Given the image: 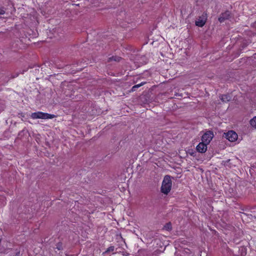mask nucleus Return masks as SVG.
Here are the masks:
<instances>
[{
    "instance_id": "nucleus-1",
    "label": "nucleus",
    "mask_w": 256,
    "mask_h": 256,
    "mask_svg": "<svg viewBox=\"0 0 256 256\" xmlns=\"http://www.w3.org/2000/svg\"><path fill=\"white\" fill-rule=\"evenodd\" d=\"M172 182L170 176H166L163 180L161 186V192L167 194L171 190Z\"/></svg>"
},
{
    "instance_id": "nucleus-2",
    "label": "nucleus",
    "mask_w": 256,
    "mask_h": 256,
    "mask_svg": "<svg viewBox=\"0 0 256 256\" xmlns=\"http://www.w3.org/2000/svg\"><path fill=\"white\" fill-rule=\"evenodd\" d=\"M56 117L54 114H52L48 113L38 112H32L30 114V118L32 119H52Z\"/></svg>"
},
{
    "instance_id": "nucleus-3",
    "label": "nucleus",
    "mask_w": 256,
    "mask_h": 256,
    "mask_svg": "<svg viewBox=\"0 0 256 256\" xmlns=\"http://www.w3.org/2000/svg\"><path fill=\"white\" fill-rule=\"evenodd\" d=\"M214 137V134L211 131H207L202 136L201 140L202 142L209 144Z\"/></svg>"
},
{
    "instance_id": "nucleus-4",
    "label": "nucleus",
    "mask_w": 256,
    "mask_h": 256,
    "mask_svg": "<svg viewBox=\"0 0 256 256\" xmlns=\"http://www.w3.org/2000/svg\"><path fill=\"white\" fill-rule=\"evenodd\" d=\"M226 137L231 142H235L238 138L237 134L233 130L228 131L226 134Z\"/></svg>"
},
{
    "instance_id": "nucleus-5",
    "label": "nucleus",
    "mask_w": 256,
    "mask_h": 256,
    "mask_svg": "<svg viewBox=\"0 0 256 256\" xmlns=\"http://www.w3.org/2000/svg\"><path fill=\"white\" fill-rule=\"evenodd\" d=\"M206 14H203L201 16H200L198 20L196 22V25L199 27H202L206 22Z\"/></svg>"
},
{
    "instance_id": "nucleus-6",
    "label": "nucleus",
    "mask_w": 256,
    "mask_h": 256,
    "mask_svg": "<svg viewBox=\"0 0 256 256\" xmlns=\"http://www.w3.org/2000/svg\"><path fill=\"white\" fill-rule=\"evenodd\" d=\"M208 144L203 142H200L196 147V150L200 153H204L208 148Z\"/></svg>"
},
{
    "instance_id": "nucleus-7",
    "label": "nucleus",
    "mask_w": 256,
    "mask_h": 256,
    "mask_svg": "<svg viewBox=\"0 0 256 256\" xmlns=\"http://www.w3.org/2000/svg\"><path fill=\"white\" fill-rule=\"evenodd\" d=\"M230 16V12L228 10H226L224 12L220 14L219 16L218 20L220 22H223L225 20L229 19Z\"/></svg>"
},
{
    "instance_id": "nucleus-8",
    "label": "nucleus",
    "mask_w": 256,
    "mask_h": 256,
    "mask_svg": "<svg viewBox=\"0 0 256 256\" xmlns=\"http://www.w3.org/2000/svg\"><path fill=\"white\" fill-rule=\"evenodd\" d=\"M220 98L222 102H226L230 100L232 96L228 94H222Z\"/></svg>"
},
{
    "instance_id": "nucleus-9",
    "label": "nucleus",
    "mask_w": 256,
    "mask_h": 256,
    "mask_svg": "<svg viewBox=\"0 0 256 256\" xmlns=\"http://www.w3.org/2000/svg\"><path fill=\"white\" fill-rule=\"evenodd\" d=\"M145 84H146V82H142L141 83L139 84H136V85H134V86H133L132 88V91H134L136 90V88H138L140 87L141 86L144 85Z\"/></svg>"
},
{
    "instance_id": "nucleus-10",
    "label": "nucleus",
    "mask_w": 256,
    "mask_h": 256,
    "mask_svg": "<svg viewBox=\"0 0 256 256\" xmlns=\"http://www.w3.org/2000/svg\"><path fill=\"white\" fill-rule=\"evenodd\" d=\"M250 124L252 127L256 128V116L250 120Z\"/></svg>"
},
{
    "instance_id": "nucleus-11",
    "label": "nucleus",
    "mask_w": 256,
    "mask_h": 256,
    "mask_svg": "<svg viewBox=\"0 0 256 256\" xmlns=\"http://www.w3.org/2000/svg\"><path fill=\"white\" fill-rule=\"evenodd\" d=\"M120 59H121V58L115 56H112V57L110 58H108V61L114 60V61L119 62Z\"/></svg>"
},
{
    "instance_id": "nucleus-12",
    "label": "nucleus",
    "mask_w": 256,
    "mask_h": 256,
    "mask_svg": "<svg viewBox=\"0 0 256 256\" xmlns=\"http://www.w3.org/2000/svg\"><path fill=\"white\" fill-rule=\"evenodd\" d=\"M164 228L167 230H171L172 228V224L170 222L167 223L165 226Z\"/></svg>"
},
{
    "instance_id": "nucleus-13",
    "label": "nucleus",
    "mask_w": 256,
    "mask_h": 256,
    "mask_svg": "<svg viewBox=\"0 0 256 256\" xmlns=\"http://www.w3.org/2000/svg\"><path fill=\"white\" fill-rule=\"evenodd\" d=\"M56 246V248L58 250H61L62 249V242L58 243Z\"/></svg>"
},
{
    "instance_id": "nucleus-14",
    "label": "nucleus",
    "mask_w": 256,
    "mask_h": 256,
    "mask_svg": "<svg viewBox=\"0 0 256 256\" xmlns=\"http://www.w3.org/2000/svg\"><path fill=\"white\" fill-rule=\"evenodd\" d=\"M16 252L12 256H20V250H19L16 249Z\"/></svg>"
},
{
    "instance_id": "nucleus-15",
    "label": "nucleus",
    "mask_w": 256,
    "mask_h": 256,
    "mask_svg": "<svg viewBox=\"0 0 256 256\" xmlns=\"http://www.w3.org/2000/svg\"><path fill=\"white\" fill-rule=\"evenodd\" d=\"M5 14V10L4 8H0V16L3 15Z\"/></svg>"
},
{
    "instance_id": "nucleus-16",
    "label": "nucleus",
    "mask_w": 256,
    "mask_h": 256,
    "mask_svg": "<svg viewBox=\"0 0 256 256\" xmlns=\"http://www.w3.org/2000/svg\"><path fill=\"white\" fill-rule=\"evenodd\" d=\"M114 247L112 246L109 247L108 248L106 252H114Z\"/></svg>"
},
{
    "instance_id": "nucleus-17",
    "label": "nucleus",
    "mask_w": 256,
    "mask_h": 256,
    "mask_svg": "<svg viewBox=\"0 0 256 256\" xmlns=\"http://www.w3.org/2000/svg\"><path fill=\"white\" fill-rule=\"evenodd\" d=\"M122 255L123 256H126V255L124 254H122Z\"/></svg>"
}]
</instances>
